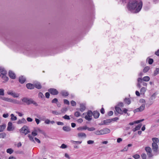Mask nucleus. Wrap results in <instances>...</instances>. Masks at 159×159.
<instances>
[{
    "mask_svg": "<svg viewBox=\"0 0 159 159\" xmlns=\"http://www.w3.org/2000/svg\"><path fill=\"white\" fill-rule=\"evenodd\" d=\"M87 115L85 116V118L88 121H90L92 120V117L93 116V112L91 110H88L87 112Z\"/></svg>",
    "mask_w": 159,
    "mask_h": 159,
    "instance_id": "obj_5",
    "label": "nucleus"
},
{
    "mask_svg": "<svg viewBox=\"0 0 159 159\" xmlns=\"http://www.w3.org/2000/svg\"><path fill=\"white\" fill-rule=\"evenodd\" d=\"M26 80L25 77L23 76H21L19 77V81L20 84H23L25 81Z\"/></svg>",
    "mask_w": 159,
    "mask_h": 159,
    "instance_id": "obj_16",
    "label": "nucleus"
},
{
    "mask_svg": "<svg viewBox=\"0 0 159 159\" xmlns=\"http://www.w3.org/2000/svg\"><path fill=\"white\" fill-rule=\"evenodd\" d=\"M27 122L24 118H22L21 120H19L17 122V124H20L22 123L25 124Z\"/></svg>",
    "mask_w": 159,
    "mask_h": 159,
    "instance_id": "obj_21",
    "label": "nucleus"
},
{
    "mask_svg": "<svg viewBox=\"0 0 159 159\" xmlns=\"http://www.w3.org/2000/svg\"><path fill=\"white\" fill-rule=\"evenodd\" d=\"M0 73L4 74H7V71L5 70L4 68H2L1 67H0Z\"/></svg>",
    "mask_w": 159,
    "mask_h": 159,
    "instance_id": "obj_24",
    "label": "nucleus"
},
{
    "mask_svg": "<svg viewBox=\"0 0 159 159\" xmlns=\"http://www.w3.org/2000/svg\"><path fill=\"white\" fill-rule=\"evenodd\" d=\"M93 113V116L94 118L97 119L99 117L100 115L99 112L97 111H94Z\"/></svg>",
    "mask_w": 159,
    "mask_h": 159,
    "instance_id": "obj_13",
    "label": "nucleus"
},
{
    "mask_svg": "<svg viewBox=\"0 0 159 159\" xmlns=\"http://www.w3.org/2000/svg\"><path fill=\"white\" fill-rule=\"evenodd\" d=\"M63 129L66 131L69 132L70 130V127L67 126H64L63 127Z\"/></svg>",
    "mask_w": 159,
    "mask_h": 159,
    "instance_id": "obj_27",
    "label": "nucleus"
},
{
    "mask_svg": "<svg viewBox=\"0 0 159 159\" xmlns=\"http://www.w3.org/2000/svg\"><path fill=\"white\" fill-rule=\"evenodd\" d=\"M34 87H35L38 89H40L42 88V85L39 82H37L34 84Z\"/></svg>",
    "mask_w": 159,
    "mask_h": 159,
    "instance_id": "obj_17",
    "label": "nucleus"
},
{
    "mask_svg": "<svg viewBox=\"0 0 159 159\" xmlns=\"http://www.w3.org/2000/svg\"><path fill=\"white\" fill-rule=\"evenodd\" d=\"M159 74V68H156L154 71L153 73V75L155 76Z\"/></svg>",
    "mask_w": 159,
    "mask_h": 159,
    "instance_id": "obj_28",
    "label": "nucleus"
},
{
    "mask_svg": "<svg viewBox=\"0 0 159 159\" xmlns=\"http://www.w3.org/2000/svg\"><path fill=\"white\" fill-rule=\"evenodd\" d=\"M145 105L144 104H142L139 108H138L134 110V112L135 113L138 111H143L145 108Z\"/></svg>",
    "mask_w": 159,
    "mask_h": 159,
    "instance_id": "obj_8",
    "label": "nucleus"
},
{
    "mask_svg": "<svg viewBox=\"0 0 159 159\" xmlns=\"http://www.w3.org/2000/svg\"><path fill=\"white\" fill-rule=\"evenodd\" d=\"M13 152V150L11 148H8L7 150V152L10 154H11Z\"/></svg>",
    "mask_w": 159,
    "mask_h": 159,
    "instance_id": "obj_39",
    "label": "nucleus"
},
{
    "mask_svg": "<svg viewBox=\"0 0 159 159\" xmlns=\"http://www.w3.org/2000/svg\"><path fill=\"white\" fill-rule=\"evenodd\" d=\"M100 112L102 114H104L105 113V111L103 107L100 110Z\"/></svg>",
    "mask_w": 159,
    "mask_h": 159,
    "instance_id": "obj_62",
    "label": "nucleus"
},
{
    "mask_svg": "<svg viewBox=\"0 0 159 159\" xmlns=\"http://www.w3.org/2000/svg\"><path fill=\"white\" fill-rule=\"evenodd\" d=\"M87 126H84L83 127H78L77 129L78 130H86L87 129Z\"/></svg>",
    "mask_w": 159,
    "mask_h": 159,
    "instance_id": "obj_35",
    "label": "nucleus"
},
{
    "mask_svg": "<svg viewBox=\"0 0 159 159\" xmlns=\"http://www.w3.org/2000/svg\"><path fill=\"white\" fill-rule=\"evenodd\" d=\"M115 109L116 112L118 113L120 115L123 114V112L121 109L119 107L116 106L115 107Z\"/></svg>",
    "mask_w": 159,
    "mask_h": 159,
    "instance_id": "obj_15",
    "label": "nucleus"
},
{
    "mask_svg": "<svg viewBox=\"0 0 159 159\" xmlns=\"http://www.w3.org/2000/svg\"><path fill=\"white\" fill-rule=\"evenodd\" d=\"M63 118L66 120H69L70 119V116L67 115H65L64 116H63Z\"/></svg>",
    "mask_w": 159,
    "mask_h": 159,
    "instance_id": "obj_50",
    "label": "nucleus"
},
{
    "mask_svg": "<svg viewBox=\"0 0 159 159\" xmlns=\"http://www.w3.org/2000/svg\"><path fill=\"white\" fill-rule=\"evenodd\" d=\"M26 87L28 89H33L34 88V84H33L30 83H28L26 85Z\"/></svg>",
    "mask_w": 159,
    "mask_h": 159,
    "instance_id": "obj_14",
    "label": "nucleus"
},
{
    "mask_svg": "<svg viewBox=\"0 0 159 159\" xmlns=\"http://www.w3.org/2000/svg\"><path fill=\"white\" fill-rule=\"evenodd\" d=\"M94 141L93 140H89L87 141V143L89 144H91L94 143Z\"/></svg>",
    "mask_w": 159,
    "mask_h": 159,
    "instance_id": "obj_60",
    "label": "nucleus"
},
{
    "mask_svg": "<svg viewBox=\"0 0 159 159\" xmlns=\"http://www.w3.org/2000/svg\"><path fill=\"white\" fill-rule=\"evenodd\" d=\"M21 100L24 102L26 103L27 105H30L31 104H33L35 106H38L37 103L31 98H28L24 97L21 99Z\"/></svg>",
    "mask_w": 159,
    "mask_h": 159,
    "instance_id": "obj_2",
    "label": "nucleus"
},
{
    "mask_svg": "<svg viewBox=\"0 0 159 159\" xmlns=\"http://www.w3.org/2000/svg\"><path fill=\"white\" fill-rule=\"evenodd\" d=\"M138 83L137 84V87L139 88L141 87L140 84L142 83V80L141 78H139L137 79Z\"/></svg>",
    "mask_w": 159,
    "mask_h": 159,
    "instance_id": "obj_18",
    "label": "nucleus"
},
{
    "mask_svg": "<svg viewBox=\"0 0 159 159\" xmlns=\"http://www.w3.org/2000/svg\"><path fill=\"white\" fill-rule=\"evenodd\" d=\"M7 74H3L1 73L0 74V77L1 78L2 80H3V83H5L7 82L8 80V77L6 76Z\"/></svg>",
    "mask_w": 159,
    "mask_h": 159,
    "instance_id": "obj_7",
    "label": "nucleus"
},
{
    "mask_svg": "<svg viewBox=\"0 0 159 159\" xmlns=\"http://www.w3.org/2000/svg\"><path fill=\"white\" fill-rule=\"evenodd\" d=\"M58 101V99L57 98H54L52 101V103H57Z\"/></svg>",
    "mask_w": 159,
    "mask_h": 159,
    "instance_id": "obj_48",
    "label": "nucleus"
},
{
    "mask_svg": "<svg viewBox=\"0 0 159 159\" xmlns=\"http://www.w3.org/2000/svg\"><path fill=\"white\" fill-rule=\"evenodd\" d=\"M28 137H29V139L30 140L32 141H33V142L35 143V142L34 139V137H33L32 136H31L30 134H28Z\"/></svg>",
    "mask_w": 159,
    "mask_h": 159,
    "instance_id": "obj_42",
    "label": "nucleus"
},
{
    "mask_svg": "<svg viewBox=\"0 0 159 159\" xmlns=\"http://www.w3.org/2000/svg\"><path fill=\"white\" fill-rule=\"evenodd\" d=\"M72 143L75 144H80L81 143L82 141H72Z\"/></svg>",
    "mask_w": 159,
    "mask_h": 159,
    "instance_id": "obj_46",
    "label": "nucleus"
},
{
    "mask_svg": "<svg viewBox=\"0 0 159 159\" xmlns=\"http://www.w3.org/2000/svg\"><path fill=\"white\" fill-rule=\"evenodd\" d=\"M4 95V90L3 89H0V95L3 96Z\"/></svg>",
    "mask_w": 159,
    "mask_h": 159,
    "instance_id": "obj_47",
    "label": "nucleus"
},
{
    "mask_svg": "<svg viewBox=\"0 0 159 159\" xmlns=\"http://www.w3.org/2000/svg\"><path fill=\"white\" fill-rule=\"evenodd\" d=\"M6 127V125L4 124H3L2 125H0V132H3L5 129Z\"/></svg>",
    "mask_w": 159,
    "mask_h": 159,
    "instance_id": "obj_25",
    "label": "nucleus"
},
{
    "mask_svg": "<svg viewBox=\"0 0 159 159\" xmlns=\"http://www.w3.org/2000/svg\"><path fill=\"white\" fill-rule=\"evenodd\" d=\"M0 98L3 100L7 102H11L12 100V99H11V98H6L4 97H1Z\"/></svg>",
    "mask_w": 159,
    "mask_h": 159,
    "instance_id": "obj_19",
    "label": "nucleus"
},
{
    "mask_svg": "<svg viewBox=\"0 0 159 159\" xmlns=\"http://www.w3.org/2000/svg\"><path fill=\"white\" fill-rule=\"evenodd\" d=\"M150 77L148 76H145L143 77L142 79V81L143 80L144 81H148L150 80Z\"/></svg>",
    "mask_w": 159,
    "mask_h": 159,
    "instance_id": "obj_34",
    "label": "nucleus"
},
{
    "mask_svg": "<svg viewBox=\"0 0 159 159\" xmlns=\"http://www.w3.org/2000/svg\"><path fill=\"white\" fill-rule=\"evenodd\" d=\"M146 91V88L145 87H142L140 89L141 94H144Z\"/></svg>",
    "mask_w": 159,
    "mask_h": 159,
    "instance_id": "obj_37",
    "label": "nucleus"
},
{
    "mask_svg": "<svg viewBox=\"0 0 159 159\" xmlns=\"http://www.w3.org/2000/svg\"><path fill=\"white\" fill-rule=\"evenodd\" d=\"M144 120L143 119H142V120H140L135 121H134V122L135 124H138V123H140L141 122L143 121Z\"/></svg>",
    "mask_w": 159,
    "mask_h": 159,
    "instance_id": "obj_56",
    "label": "nucleus"
},
{
    "mask_svg": "<svg viewBox=\"0 0 159 159\" xmlns=\"http://www.w3.org/2000/svg\"><path fill=\"white\" fill-rule=\"evenodd\" d=\"M118 106L120 107H122L124 106V104L122 102H119L117 105Z\"/></svg>",
    "mask_w": 159,
    "mask_h": 159,
    "instance_id": "obj_57",
    "label": "nucleus"
},
{
    "mask_svg": "<svg viewBox=\"0 0 159 159\" xmlns=\"http://www.w3.org/2000/svg\"><path fill=\"white\" fill-rule=\"evenodd\" d=\"M141 157L143 159H146L147 156L145 153H143L141 154Z\"/></svg>",
    "mask_w": 159,
    "mask_h": 159,
    "instance_id": "obj_49",
    "label": "nucleus"
},
{
    "mask_svg": "<svg viewBox=\"0 0 159 159\" xmlns=\"http://www.w3.org/2000/svg\"><path fill=\"white\" fill-rule=\"evenodd\" d=\"M37 130H34V131L32 132L31 134L33 136H36L37 135V133L36 132Z\"/></svg>",
    "mask_w": 159,
    "mask_h": 159,
    "instance_id": "obj_55",
    "label": "nucleus"
},
{
    "mask_svg": "<svg viewBox=\"0 0 159 159\" xmlns=\"http://www.w3.org/2000/svg\"><path fill=\"white\" fill-rule=\"evenodd\" d=\"M11 120L12 121L16 120H17V118L16 116H14L13 114H11Z\"/></svg>",
    "mask_w": 159,
    "mask_h": 159,
    "instance_id": "obj_30",
    "label": "nucleus"
},
{
    "mask_svg": "<svg viewBox=\"0 0 159 159\" xmlns=\"http://www.w3.org/2000/svg\"><path fill=\"white\" fill-rule=\"evenodd\" d=\"M52 114L56 115H58L60 114L61 113L57 112L56 111H52Z\"/></svg>",
    "mask_w": 159,
    "mask_h": 159,
    "instance_id": "obj_58",
    "label": "nucleus"
},
{
    "mask_svg": "<svg viewBox=\"0 0 159 159\" xmlns=\"http://www.w3.org/2000/svg\"><path fill=\"white\" fill-rule=\"evenodd\" d=\"M38 97L39 98H41L42 99H43L44 98V96L43 95V94L42 93L40 92L38 93Z\"/></svg>",
    "mask_w": 159,
    "mask_h": 159,
    "instance_id": "obj_31",
    "label": "nucleus"
},
{
    "mask_svg": "<svg viewBox=\"0 0 159 159\" xmlns=\"http://www.w3.org/2000/svg\"><path fill=\"white\" fill-rule=\"evenodd\" d=\"M143 2L141 0H129L127 7L128 10L131 12L136 13L140 11Z\"/></svg>",
    "mask_w": 159,
    "mask_h": 159,
    "instance_id": "obj_1",
    "label": "nucleus"
},
{
    "mask_svg": "<svg viewBox=\"0 0 159 159\" xmlns=\"http://www.w3.org/2000/svg\"><path fill=\"white\" fill-rule=\"evenodd\" d=\"M70 104L72 106H75L76 105V102L73 100L70 101Z\"/></svg>",
    "mask_w": 159,
    "mask_h": 159,
    "instance_id": "obj_51",
    "label": "nucleus"
},
{
    "mask_svg": "<svg viewBox=\"0 0 159 159\" xmlns=\"http://www.w3.org/2000/svg\"><path fill=\"white\" fill-rule=\"evenodd\" d=\"M150 67L148 66H146L145 67L143 70V71L144 73H146L149 70Z\"/></svg>",
    "mask_w": 159,
    "mask_h": 159,
    "instance_id": "obj_32",
    "label": "nucleus"
},
{
    "mask_svg": "<svg viewBox=\"0 0 159 159\" xmlns=\"http://www.w3.org/2000/svg\"><path fill=\"white\" fill-rule=\"evenodd\" d=\"M124 101L125 104L129 105L131 103V101L129 98H125L124 99Z\"/></svg>",
    "mask_w": 159,
    "mask_h": 159,
    "instance_id": "obj_22",
    "label": "nucleus"
},
{
    "mask_svg": "<svg viewBox=\"0 0 159 159\" xmlns=\"http://www.w3.org/2000/svg\"><path fill=\"white\" fill-rule=\"evenodd\" d=\"M57 124L58 125H64L63 123L60 122V121H58L57 122Z\"/></svg>",
    "mask_w": 159,
    "mask_h": 159,
    "instance_id": "obj_63",
    "label": "nucleus"
},
{
    "mask_svg": "<svg viewBox=\"0 0 159 159\" xmlns=\"http://www.w3.org/2000/svg\"><path fill=\"white\" fill-rule=\"evenodd\" d=\"M103 124L104 125H108V123H110L111 122V120L110 119H107L103 121Z\"/></svg>",
    "mask_w": 159,
    "mask_h": 159,
    "instance_id": "obj_29",
    "label": "nucleus"
},
{
    "mask_svg": "<svg viewBox=\"0 0 159 159\" xmlns=\"http://www.w3.org/2000/svg\"><path fill=\"white\" fill-rule=\"evenodd\" d=\"M132 157L134 159H139L140 158V155L138 154L134 155L132 156Z\"/></svg>",
    "mask_w": 159,
    "mask_h": 159,
    "instance_id": "obj_38",
    "label": "nucleus"
},
{
    "mask_svg": "<svg viewBox=\"0 0 159 159\" xmlns=\"http://www.w3.org/2000/svg\"><path fill=\"white\" fill-rule=\"evenodd\" d=\"M146 61L148 62L149 64L151 65L152 64L154 61L153 59L148 57L146 59Z\"/></svg>",
    "mask_w": 159,
    "mask_h": 159,
    "instance_id": "obj_23",
    "label": "nucleus"
},
{
    "mask_svg": "<svg viewBox=\"0 0 159 159\" xmlns=\"http://www.w3.org/2000/svg\"><path fill=\"white\" fill-rule=\"evenodd\" d=\"M74 115L76 117H78L81 116V114L79 111H76L74 113Z\"/></svg>",
    "mask_w": 159,
    "mask_h": 159,
    "instance_id": "obj_41",
    "label": "nucleus"
},
{
    "mask_svg": "<svg viewBox=\"0 0 159 159\" xmlns=\"http://www.w3.org/2000/svg\"><path fill=\"white\" fill-rule=\"evenodd\" d=\"M86 109V107L85 104L82 103L80 104V108L79 109V110L81 112H83Z\"/></svg>",
    "mask_w": 159,
    "mask_h": 159,
    "instance_id": "obj_10",
    "label": "nucleus"
},
{
    "mask_svg": "<svg viewBox=\"0 0 159 159\" xmlns=\"http://www.w3.org/2000/svg\"><path fill=\"white\" fill-rule=\"evenodd\" d=\"M8 116V113H6V114H3V115H2V116L4 117V118H6Z\"/></svg>",
    "mask_w": 159,
    "mask_h": 159,
    "instance_id": "obj_64",
    "label": "nucleus"
},
{
    "mask_svg": "<svg viewBox=\"0 0 159 159\" xmlns=\"http://www.w3.org/2000/svg\"><path fill=\"white\" fill-rule=\"evenodd\" d=\"M48 91L51 94L53 95H57L59 93V92L57 90L54 88L49 89Z\"/></svg>",
    "mask_w": 159,
    "mask_h": 159,
    "instance_id": "obj_6",
    "label": "nucleus"
},
{
    "mask_svg": "<svg viewBox=\"0 0 159 159\" xmlns=\"http://www.w3.org/2000/svg\"><path fill=\"white\" fill-rule=\"evenodd\" d=\"M50 93L49 92H46L45 93V96L46 98H49V97H50Z\"/></svg>",
    "mask_w": 159,
    "mask_h": 159,
    "instance_id": "obj_52",
    "label": "nucleus"
},
{
    "mask_svg": "<svg viewBox=\"0 0 159 159\" xmlns=\"http://www.w3.org/2000/svg\"><path fill=\"white\" fill-rule=\"evenodd\" d=\"M87 129L88 131H93L95 130V128H94V127H91L89 128V127H87Z\"/></svg>",
    "mask_w": 159,
    "mask_h": 159,
    "instance_id": "obj_44",
    "label": "nucleus"
},
{
    "mask_svg": "<svg viewBox=\"0 0 159 159\" xmlns=\"http://www.w3.org/2000/svg\"><path fill=\"white\" fill-rule=\"evenodd\" d=\"M110 131L108 128H105L100 130H97L94 132V133L97 135H100L109 133Z\"/></svg>",
    "mask_w": 159,
    "mask_h": 159,
    "instance_id": "obj_3",
    "label": "nucleus"
},
{
    "mask_svg": "<svg viewBox=\"0 0 159 159\" xmlns=\"http://www.w3.org/2000/svg\"><path fill=\"white\" fill-rule=\"evenodd\" d=\"M14 128L12 127V124L11 122H9L8 123V126L7 128V130L10 131L13 130Z\"/></svg>",
    "mask_w": 159,
    "mask_h": 159,
    "instance_id": "obj_11",
    "label": "nucleus"
},
{
    "mask_svg": "<svg viewBox=\"0 0 159 159\" xmlns=\"http://www.w3.org/2000/svg\"><path fill=\"white\" fill-rule=\"evenodd\" d=\"M145 150L147 153L152 152L151 148L149 147H146L145 148Z\"/></svg>",
    "mask_w": 159,
    "mask_h": 159,
    "instance_id": "obj_33",
    "label": "nucleus"
},
{
    "mask_svg": "<svg viewBox=\"0 0 159 159\" xmlns=\"http://www.w3.org/2000/svg\"><path fill=\"white\" fill-rule=\"evenodd\" d=\"M64 103L65 104L69 105L70 104L69 102L67 99L64 100Z\"/></svg>",
    "mask_w": 159,
    "mask_h": 159,
    "instance_id": "obj_54",
    "label": "nucleus"
},
{
    "mask_svg": "<svg viewBox=\"0 0 159 159\" xmlns=\"http://www.w3.org/2000/svg\"><path fill=\"white\" fill-rule=\"evenodd\" d=\"M11 102L16 104H21L20 102L16 100L12 99Z\"/></svg>",
    "mask_w": 159,
    "mask_h": 159,
    "instance_id": "obj_36",
    "label": "nucleus"
},
{
    "mask_svg": "<svg viewBox=\"0 0 159 159\" xmlns=\"http://www.w3.org/2000/svg\"><path fill=\"white\" fill-rule=\"evenodd\" d=\"M28 127L26 125H24L20 129V132L21 133L24 134L25 135H26L28 133H30V131Z\"/></svg>",
    "mask_w": 159,
    "mask_h": 159,
    "instance_id": "obj_4",
    "label": "nucleus"
},
{
    "mask_svg": "<svg viewBox=\"0 0 159 159\" xmlns=\"http://www.w3.org/2000/svg\"><path fill=\"white\" fill-rule=\"evenodd\" d=\"M152 146L153 151L156 152L158 148V146L157 143H153L152 144Z\"/></svg>",
    "mask_w": 159,
    "mask_h": 159,
    "instance_id": "obj_12",
    "label": "nucleus"
},
{
    "mask_svg": "<svg viewBox=\"0 0 159 159\" xmlns=\"http://www.w3.org/2000/svg\"><path fill=\"white\" fill-rule=\"evenodd\" d=\"M113 112L112 111H109L107 113L108 115L109 116H111L112 115H113Z\"/></svg>",
    "mask_w": 159,
    "mask_h": 159,
    "instance_id": "obj_59",
    "label": "nucleus"
},
{
    "mask_svg": "<svg viewBox=\"0 0 159 159\" xmlns=\"http://www.w3.org/2000/svg\"><path fill=\"white\" fill-rule=\"evenodd\" d=\"M6 134L4 132L0 133V138H4L6 136Z\"/></svg>",
    "mask_w": 159,
    "mask_h": 159,
    "instance_id": "obj_40",
    "label": "nucleus"
},
{
    "mask_svg": "<svg viewBox=\"0 0 159 159\" xmlns=\"http://www.w3.org/2000/svg\"><path fill=\"white\" fill-rule=\"evenodd\" d=\"M142 125L141 123H140L138 125L136 126L135 128L137 130H139L142 126Z\"/></svg>",
    "mask_w": 159,
    "mask_h": 159,
    "instance_id": "obj_45",
    "label": "nucleus"
},
{
    "mask_svg": "<svg viewBox=\"0 0 159 159\" xmlns=\"http://www.w3.org/2000/svg\"><path fill=\"white\" fill-rule=\"evenodd\" d=\"M78 137H84L86 138V134H85L83 133H80L78 134Z\"/></svg>",
    "mask_w": 159,
    "mask_h": 159,
    "instance_id": "obj_26",
    "label": "nucleus"
},
{
    "mask_svg": "<svg viewBox=\"0 0 159 159\" xmlns=\"http://www.w3.org/2000/svg\"><path fill=\"white\" fill-rule=\"evenodd\" d=\"M67 147V146L65 144H62L60 147V148L62 149H65Z\"/></svg>",
    "mask_w": 159,
    "mask_h": 159,
    "instance_id": "obj_53",
    "label": "nucleus"
},
{
    "mask_svg": "<svg viewBox=\"0 0 159 159\" xmlns=\"http://www.w3.org/2000/svg\"><path fill=\"white\" fill-rule=\"evenodd\" d=\"M61 94L62 96L64 97L67 96L69 94L68 92L65 90H62L61 93Z\"/></svg>",
    "mask_w": 159,
    "mask_h": 159,
    "instance_id": "obj_20",
    "label": "nucleus"
},
{
    "mask_svg": "<svg viewBox=\"0 0 159 159\" xmlns=\"http://www.w3.org/2000/svg\"><path fill=\"white\" fill-rule=\"evenodd\" d=\"M128 111V110L125 108H124L123 109V111H122V112H123V113H125V114H126V113H127V112Z\"/></svg>",
    "mask_w": 159,
    "mask_h": 159,
    "instance_id": "obj_61",
    "label": "nucleus"
},
{
    "mask_svg": "<svg viewBox=\"0 0 159 159\" xmlns=\"http://www.w3.org/2000/svg\"><path fill=\"white\" fill-rule=\"evenodd\" d=\"M9 77L12 79H15L16 78L15 74L11 70H9L8 72Z\"/></svg>",
    "mask_w": 159,
    "mask_h": 159,
    "instance_id": "obj_9",
    "label": "nucleus"
},
{
    "mask_svg": "<svg viewBox=\"0 0 159 159\" xmlns=\"http://www.w3.org/2000/svg\"><path fill=\"white\" fill-rule=\"evenodd\" d=\"M152 140L153 141V143H158L159 142V139L158 138H152Z\"/></svg>",
    "mask_w": 159,
    "mask_h": 159,
    "instance_id": "obj_43",
    "label": "nucleus"
}]
</instances>
